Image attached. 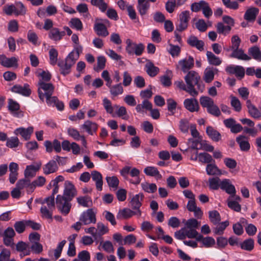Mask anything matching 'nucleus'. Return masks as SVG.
I'll use <instances>...</instances> for the list:
<instances>
[{"instance_id": "nucleus-11", "label": "nucleus", "mask_w": 261, "mask_h": 261, "mask_svg": "<svg viewBox=\"0 0 261 261\" xmlns=\"http://www.w3.org/2000/svg\"><path fill=\"white\" fill-rule=\"evenodd\" d=\"M44 145L47 152L50 153L53 150L57 153L60 152L61 151V144L57 139L54 140L53 142L46 140L44 142Z\"/></svg>"}, {"instance_id": "nucleus-7", "label": "nucleus", "mask_w": 261, "mask_h": 261, "mask_svg": "<svg viewBox=\"0 0 261 261\" xmlns=\"http://www.w3.org/2000/svg\"><path fill=\"white\" fill-rule=\"evenodd\" d=\"M190 19V12L186 10L181 12L179 15V24L176 26V31L182 32L186 30L188 28L189 21Z\"/></svg>"}, {"instance_id": "nucleus-46", "label": "nucleus", "mask_w": 261, "mask_h": 261, "mask_svg": "<svg viewBox=\"0 0 261 261\" xmlns=\"http://www.w3.org/2000/svg\"><path fill=\"white\" fill-rule=\"evenodd\" d=\"M140 171L136 168H133L130 169L129 174L133 177H135L134 180H130V182L134 185H138L141 182V179L139 177Z\"/></svg>"}, {"instance_id": "nucleus-47", "label": "nucleus", "mask_w": 261, "mask_h": 261, "mask_svg": "<svg viewBox=\"0 0 261 261\" xmlns=\"http://www.w3.org/2000/svg\"><path fill=\"white\" fill-rule=\"evenodd\" d=\"M200 103L203 108H206V109L214 103L212 98L207 96H202L200 98Z\"/></svg>"}, {"instance_id": "nucleus-37", "label": "nucleus", "mask_w": 261, "mask_h": 261, "mask_svg": "<svg viewBox=\"0 0 261 261\" xmlns=\"http://www.w3.org/2000/svg\"><path fill=\"white\" fill-rule=\"evenodd\" d=\"M76 201L80 205L84 207H90L92 203L91 198L88 195L79 196L76 198Z\"/></svg>"}, {"instance_id": "nucleus-18", "label": "nucleus", "mask_w": 261, "mask_h": 261, "mask_svg": "<svg viewBox=\"0 0 261 261\" xmlns=\"http://www.w3.org/2000/svg\"><path fill=\"white\" fill-rule=\"evenodd\" d=\"M187 43L190 46L196 47L200 51L204 49V42L202 40H198L195 36H190L187 40Z\"/></svg>"}, {"instance_id": "nucleus-4", "label": "nucleus", "mask_w": 261, "mask_h": 261, "mask_svg": "<svg viewBox=\"0 0 261 261\" xmlns=\"http://www.w3.org/2000/svg\"><path fill=\"white\" fill-rule=\"evenodd\" d=\"M71 200L65 198L61 195H58L56 198V204L59 212L63 215H67L71 208Z\"/></svg>"}, {"instance_id": "nucleus-44", "label": "nucleus", "mask_w": 261, "mask_h": 261, "mask_svg": "<svg viewBox=\"0 0 261 261\" xmlns=\"http://www.w3.org/2000/svg\"><path fill=\"white\" fill-rule=\"evenodd\" d=\"M110 92L113 97L122 94L123 92V88L121 83L113 85L110 89Z\"/></svg>"}, {"instance_id": "nucleus-30", "label": "nucleus", "mask_w": 261, "mask_h": 261, "mask_svg": "<svg viewBox=\"0 0 261 261\" xmlns=\"http://www.w3.org/2000/svg\"><path fill=\"white\" fill-rule=\"evenodd\" d=\"M144 198L142 193H139L135 195L130 201L131 207L134 209H138L142 205L141 201Z\"/></svg>"}, {"instance_id": "nucleus-19", "label": "nucleus", "mask_w": 261, "mask_h": 261, "mask_svg": "<svg viewBox=\"0 0 261 261\" xmlns=\"http://www.w3.org/2000/svg\"><path fill=\"white\" fill-rule=\"evenodd\" d=\"M246 106L249 115L254 119H259L261 117V112L257 108L253 105L250 100L246 101Z\"/></svg>"}, {"instance_id": "nucleus-31", "label": "nucleus", "mask_w": 261, "mask_h": 261, "mask_svg": "<svg viewBox=\"0 0 261 261\" xmlns=\"http://www.w3.org/2000/svg\"><path fill=\"white\" fill-rule=\"evenodd\" d=\"M205 169L207 174L209 175L218 176L222 174L221 170L218 168L215 163L207 164Z\"/></svg>"}, {"instance_id": "nucleus-32", "label": "nucleus", "mask_w": 261, "mask_h": 261, "mask_svg": "<svg viewBox=\"0 0 261 261\" xmlns=\"http://www.w3.org/2000/svg\"><path fill=\"white\" fill-rule=\"evenodd\" d=\"M206 133L208 137L214 141L218 142L221 139V134L212 126H207L206 129Z\"/></svg>"}, {"instance_id": "nucleus-12", "label": "nucleus", "mask_w": 261, "mask_h": 261, "mask_svg": "<svg viewBox=\"0 0 261 261\" xmlns=\"http://www.w3.org/2000/svg\"><path fill=\"white\" fill-rule=\"evenodd\" d=\"M12 92L20 94L24 96H29L31 94V90L28 84H25L23 86L16 85L11 88Z\"/></svg>"}, {"instance_id": "nucleus-53", "label": "nucleus", "mask_w": 261, "mask_h": 261, "mask_svg": "<svg viewBox=\"0 0 261 261\" xmlns=\"http://www.w3.org/2000/svg\"><path fill=\"white\" fill-rule=\"evenodd\" d=\"M228 206L233 211L239 212L241 210V205L239 202L232 198H228L227 199Z\"/></svg>"}, {"instance_id": "nucleus-2", "label": "nucleus", "mask_w": 261, "mask_h": 261, "mask_svg": "<svg viewBox=\"0 0 261 261\" xmlns=\"http://www.w3.org/2000/svg\"><path fill=\"white\" fill-rule=\"evenodd\" d=\"M77 57L74 58L72 53H69L64 61H59L58 63V65L60 67V73L64 76L69 74L71 72V67L77 61Z\"/></svg>"}, {"instance_id": "nucleus-42", "label": "nucleus", "mask_w": 261, "mask_h": 261, "mask_svg": "<svg viewBox=\"0 0 261 261\" xmlns=\"http://www.w3.org/2000/svg\"><path fill=\"white\" fill-rule=\"evenodd\" d=\"M208 217L210 221L214 225L219 224L221 220L220 214L216 210L210 211Z\"/></svg>"}, {"instance_id": "nucleus-38", "label": "nucleus", "mask_w": 261, "mask_h": 261, "mask_svg": "<svg viewBox=\"0 0 261 261\" xmlns=\"http://www.w3.org/2000/svg\"><path fill=\"white\" fill-rule=\"evenodd\" d=\"M152 108V103L147 99H144L141 104H138L136 107V110L138 113L143 112L144 110L149 111Z\"/></svg>"}, {"instance_id": "nucleus-61", "label": "nucleus", "mask_w": 261, "mask_h": 261, "mask_svg": "<svg viewBox=\"0 0 261 261\" xmlns=\"http://www.w3.org/2000/svg\"><path fill=\"white\" fill-rule=\"evenodd\" d=\"M176 7L175 0H168L165 4V9L169 13H173Z\"/></svg>"}, {"instance_id": "nucleus-17", "label": "nucleus", "mask_w": 261, "mask_h": 261, "mask_svg": "<svg viewBox=\"0 0 261 261\" xmlns=\"http://www.w3.org/2000/svg\"><path fill=\"white\" fill-rule=\"evenodd\" d=\"M218 72V69L213 67H208L204 71L203 79L205 83H210L213 81L215 74Z\"/></svg>"}, {"instance_id": "nucleus-64", "label": "nucleus", "mask_w": 261, "mask_h": 261, "mask_svg": "<svg viewBox=\"0 0 261 261\" xmlns=\"http://www.w3.org/2000/svg\"><path fill=\"white\" fill-rule=\"evenodd\" d=\"M19 144V141L17 137H13L7 139L6 146L9 148L17 147Z\"/></svg>"}, {"instance_id": "nucleus-15", "label": "nucleus", "mask_w": 261, "mask_h": 261, "mask_svg": "<svg viewBox=\"0 0 261 261\" xmlns=\"http://www.w3.org/2000/svg\"><path fill=\"white\" fill-rule=\"evenodd\" d=\"M46 102L49 106L56 107L59 111L63 110L64 105L63 102L60 101L57 97L51 96H47L45 97Z\"/></svg>"}, {"instance_id": "nucleus-59", "label": "nucleus", "mask_w": 261, "mask_h": 261, "mask_svg": "<svg viewBox=\"0 0 261 261\" xmlns=\"http://www.w3.org/2000/svg\"><path fill=\"white\" fill-rule=\"evenodd\" d=\"M51 210V209H49L48 207L47 208L46 206H41L40 208V212L42 217L51 220L53 218V213Z\"/></svg>"}, {"instance_id": "nucleus-21", "label": "nucleus", "mask_w": 261, "mask_h": 261, "mask_svg": "<svg viewBox=\"0 0 261 261\" xmlns=\"http://www.w3.org/2000/svg\"><path fill=\"white\" fill-rule=\"evenodd\" d=\"M232 50V52L230 55L231 58L244 61H249L251 59V57L246 54L242 48H237Z\"/></svg>"}, {"instance_id": "nucleus-50", "label": "nucleus", "mask_w": 261, "mask_h": 261, "mask_svg": "<svg viewBox=\"0 0 261 261\" xmlns=\"http://www.w3.org/2000/svg\"><path fill=\"white\" fill-rule=\"evenodd\" d=\"M108 186L114 189H117L118 187L119 180L116 176H107L106 178Z\"/></svg>"}, {"instance_id": "nucleus-52", "label": "nucleus", "mask_w": 261, "mask_h": 261, "mask_svg": "<svg viewBox=\"0 0 261 261\" xmlns=\"http://www.w3.org/2000/svg\"><path fill=\"white\" fill-rule=\"evenodd\" d=\"M26 226L25 220L17 221L14 224L15 230L18 233H23L25 229Z\"/></svg>"}, {"instance_id": "nucleus-5", "label": "nucleus", "mask_w": 261, "mask_h": 261, "mask_svg": "<svg viewBox=\"0 0 261 261\" xmlns=\"http://www.w3.org/2000/svg\"><path fill=\"white\" fill-rule=\"evenodd\" d=\"M126 51L129 55L135 54L137 56H140L144 50L145 46L141 43L137 44L130 39H127L126 40Z\"/></svg>"}, {"instance_id": "nucleus-56", "label": "nucleus", "mask_w": 261, "mask_h": 261, "mask_svg": "<svg viewBox=\"0 0 261 261\" xmlns=\"http://www.w3.org/2000/svg\"><path fill=\"white\" fill-rule=\"evenodd\" d=\"M106 63V59L104 56H100L97 57V67H94V69L96 71H99L105 68Z\"/></svg>"}, {"instance_id": "nucleus-22", "label": "nucleus", "mask_w": 261, "mask_h": 261, "mask_svg": "<svg viewBox=\"0 0 261 261\" xmlns=\"http://www.w3.org/2000/svg\"><path fill=\"white\" fill-rule=\"evenodd\" d=\"M65 35V31H60L59 29L57 28H52L48 33V37L55 41L61 40Z\"/></svg>"}, {"instance_id": "nucleus-10", "label": "nucleus", "mask_w": 261, "mask_h": 261, "mask_svg": "<svg viewBox=\"0 0 261 261\" xmlns=\"http://www.w3.org/2000/svg\"><path fill=\"white\" fill-rule=\"evenodd\" d=\"M41 165V162L39 161L36 163L35 165L27 166L24 171V177L28 179L34 177L36 175V172L40 169Z\"/></svg>"}, {"instance_id": "nucleus-29", "label": "nucleus", "mask_w": 261, "mask_h": 261, "mask_svg": "<svg viewBox=\"0 0 261 261\" xmlns=\"http://www.w3.org/2000/svg\"><path fill=\"white\" fill-rule=\"evenodd\" d=\"M259 13L258 8L252 7L248 9L244 14V19L249 21H254Z\"/></svg>"}, {"instance_id": "nucleus-6", "label": "nucleus", "mask_w": 261, "mask_h": 261, "mask_svg": "<svg viewBox=\"0 0 261 261\" xmlns=\"http://www.w3.org/2000/svg\"><path fill=\"white\" fill-rule=\"evenodd\" d=\"M63 197L72 200L77 194V191L74 185L70 181L66 180L64 182Z\"/></svg>"}, {"instance_id": "nucleus-16", "label": "nucleus", "mask_w": 261, "mask_h": 261, "mask_svg": "<svg viewBox=\"0 0 261 261\" xmlns=\"http://www.w3.org/2000/svg\"><path fill=\"white\" fill-rule=\"evenodd\" d=\"M17 62L18 60L15 57L9 58L5 55H0V64L5 67H17Z\"/></svg>"}, {"instance_id": "nucleus-14", "label": "nucleus", "mask_w": 261, "mask_h": 261, "mask_svg": "<svg viewBox=\"0 0 261 261\" xmlns=\"http://www.w3.org/2000/svg\"><path fill=\"white\" fill-rule=\"evenodd\" d=\"M81 128L84 129L88 134L93 135L96 132L98 128V125L95 122L87 120L81 126Z\"/></svg>"}, {"instance_id": "nucleus-43", "label": "nucleus", "mask_w": 261, "mask_h": 261, "mask_svg": "<svg viewBox=\"0 0 261 261\" xmlns=\"http://www.w3.org/2000/svg\"><path fill=\"white\" fill-rule=\"evenodd\" d=\"M254 240L252 239L249 238L240 243V246L243 250L250 251L254 248Z\"/></svg>"}, {"instance_id": "nucleus-51", "label": "nucleus", "mask_w": 261, "mask_h": 261, "mask_svg": "<svg viewBox=\"0 0 261 261\" xmlns=\"http://www.w3.org/2000/svg\"><path fill=\"white\" fill-rule=\"evenodd\" d=\"M114 108L117 109L116 114L119 117H122V119L127 120L128 116H126L127 111L126 108L123 106H119L117 105H114Z\"/></svg>"}, {"instance_id": "nucleus-8", "label": "nucleus", "mask_w": 261, "mask_h": 261, "mask_svg": "<svg viewBox=\"0 0 261 261\" xmlns=\"http://www.w3.org/2000/svg\"><path fill=\"white\" fill-rule=\"evenodd\" d=\"M194 60L193 57L190 56L178 61L176 66L177 69H180L183 72L186 73L194 67Z\"/></svg>"}, {"instance_id": "nucleus-33", "label": "nucleus", "mask_w": 261, "mask_h": 261, "mask_svg": "<svg viewBox=\"0 0 261 261\" xmlns=\"http://www.w3.org/2000/svg\"><path fill=\"white\" fill-rule=\"evenodd\" d=\"M94 29L97 35L99 36L105 37L109 35V32L107 30V27L103 23H95L94 24Z\"/></svg>"}, {"instance_id": "nucleus-25", "label": "nucleus", "mask_w": 261, "mask_h": 261, "mask_svg": "<svg viewBox=\"0 0 261 261\" xmlns=\"http://www.w3.org/2000/svg\"><path fill=\"white\" fill-rule=\"evenodd\" d=\"M222 190L229 194H236V189L234 186L231 184L228 179H224L220 182V187Z\"/></svg>"}, {"instance_id": "nucleus-62", "label": "nucleus", "mask_w": 261, "mask_h": 261, "mask_svg": "<svg viewBox=\"0 0 261 261\" xmlns=\"http://www.w3.org/2000/svg\"><path fill=\"white\" fill-rule=\"evenodd\" d=\"M167 105L168 110L171 112V115H173L177 107L176 102L172 98H169L167 99Z\"/></svg>"}, {"instance_id": "nucleus-57", "label": "nucleus", "mask_w": 261, "mask_h": 261, "mask_svg": "<svg viewBox=\"0 0 261 261\" xmlns=\"http://www.w3.org/2000/svg\"><path fill=\"white\" fill-rule=\"evenodd\" d=\"M58 53L56 49L53 48L49 50V57L50 64L55 65L57 64L58 60Z\"/></svg>"}, {"instance_id": "nucleus-36", "label": "nucleus", "mask_w": 261, "mask_h": 261, "mask_svg": "<svg viewBox=\"0 0 261 261\" xmlns=\"http://www.w3.org/2000/svg\"><path fill=\"white\" fill-rule=\"evenodd\" d=\"M144 173L148 176L156 177L157 179H161L162 176L158 169L153 166H148L144 170Z\"/></svg>"}, {"instance_id": "nucleus-9", "label": "nucleus", "mask_w": 261, "mask_h": 261, "mask_svg": "<svg viewBox=\"0 0 261 261\" xmlns=\"http://www.w3.org/2000/svg\"><path fill=\"white\" fill-rule=\"evenodd\" d=\"M80 221H81L84 225L95 223L96 221V215L93 210L90 208L84 212L80 216Z\"/></svg>"}, {"instance_id": "nucleus-58", "label": "nucleus", "mask_w": 261, "mask_h": 261, "mask_svg": "<svg viewBox=\"0 0 261 261\" xmlns=\"http://www.w3.org/2000/svg\"><path fill=\"white\" fill-rule=\"evenodd\" d=\"M206 2L204 1H200L198 3H194L191 5V10L192 12H197L203 9L204 6L206 4Z\"/></svg>"}, {"instance_id": "nucleus-24", "label": "nucleus", "mask_w": 261, "mask_h": 261, "mask_svg": "<svg viewBox=\"0 0 261 261\" xmlns=\"http://www.w3.org/2000/svg\"><path fill=\"white\" fill-rule=\"evenodd\" d=\"M150 5L148 1H144L143 0H138V4L137 6V9L140 15L143 17L144 15L147 14Z\"/></svg>"}, {"instance_id": "nucleus-40", "label": "nucleus", "mask_w": 261, "mask_h": 261, "mask_svg": "<svg viewBox=\"0 0 261 261\" xmlns=\"http://www.w3.org/2000/svg\"><path fill=\"white\" fill-rule=\"evenodd\" d=\"M229 222L226 220L217 224V226L214 228L213 231L215 234L221 235L223 234L225 228L229 225Z\"/></svg>"}, {"instance_id": "nucleus-41", "label": "nucleus", "mask_w": 261, "mask_h": 261, "mask_svg": "<svg viewBox=\"0 0 261 261\" xmlns=\"http://www.w3.org/2000/svg\"><path fill=\"white\" fill-rule=\"evenodd\" d=\"M186 235L188 238H195L198 241H200L202 239V236L199 234L195 229L186 228Z\"/></svg>"}, {"instance_id": "nucleus-63", "label": "nucleus", "mask_w": 261, "mask_h": 261, "mask_svg": "<svg viewBox=\"0 0 261 261\" xmlns=\"http://www.w3.org/2000/svg\"><path fill=\"white\" fill-rule=\"evenodd\" d=\"M207 112L209 114L216 117H218L221 115V112L219 107L215 103H213L207 109Z\"/></svg>"}, {"instance_id": "nucleus-54", "label": "nucleus", "mask_w": 261, "mask_h": 261, "mask_svg": "<svg viewBox=\"0 0 261 261\" xmlns=\"http://www.w3.org/2000/svg\"><path fill=\"white\" fill-rule=\"evenodd\" d=\"M209 187L212 190H218L220 187V179L219 177L210 178L208 179Z\"/></svg>"}, {"instance_id": "nucleus-45", "label": "nucleus", "mask_w": 261, "mask_h": 261, "mask_svg": "<svg viewBox=\"0 0 261 261\" xmlns=\"http://www.w3.org/2000/svg\"><path fill=\"white\" fill-rule=\"evenodd\" d=\"M248 53L254 59L261 61V51L257 46H255L249 48Z\"/></svg>"}, {"instance_id": "nucleus-13", "label": "nucleus", "mask_w": 261, "mask_h": 261, "mask_svg": "<svg viewBox=\"0 0 261 261\" xmlns=\"http://www.w3.org/2000/svg\"><path fill=\"white\" fill-rule=\"evenodd\" d=\"M185 108L190 112L198 111L199 106L198 100L195 98H187L184 101Z\"/></svg>"}, {"instance_id": "nucleus-28", "label": "nucleus", "mask_w": 261, "mask_h": 261, "mask_svg": "<svg viewBox=\"0 0 261 261\" xmlns=\"http://www.w3.org/2000/svg\"><path fill=\"white\" fill-rule=\"evenodd\" d=\"M145 70L147 73L151 77L156 76L160 71V69L155 66L153 63L150 61H148L145 65Z\"/></svg>"}, {"instance_id": "nucleus-1", "label": "nucleus", "mask_w": 261, "mask_h": 261, "mask_svg": "<svg viewBox=\"0 0 261 261\" xmlns=\"http://www.w3.org/2000/svg\"><path fill=\"white\" fill-rule=\"evenodd\" d=\"M184 79L192 94L193 97H196L198 95V92L195 88V86H197V89L201 92L204 91L205 86L202 82L201 81L200 76L196 71L193 70L188 71Z\"/></svg>"}, {"instance_id": "nucleus-34", "label": "nucleus", "mask_w": 261, "mask_h": 261, "mask_svg": "<svg viewBox=\"0 0 261 261\" xmlns=\"http://www.w3.org/2000/svg\"><path fill=\"white\" fill-rule=\"evenodd\" d=\"M135 214V212L132 211L131 210L124 208L122 210H120L117 215V218L118 219H128L132 217L133 215Z\"/></svg>"}, {"instance_id": "nucleus-48", "label": "nucleus", "mask_w": 261, "mask_h": 261, "mask_svg": "<svg viewBox=\"0 0 261 261\" xmlns=\"http://www.w3.org/2000/svg\"><path fill=\"white\" fill-rule=\"evenodd\" d=\"M141 187L142 189L149 193H153L156 192L157 187L155 184H149L148 182L142 183Z\"/></svg>"}, {"instance_id": "nucleus-27", "label": "nucleus", "mask_w": 261, "mask_h": 261, "mask_svg": "<svg viewBox=\"0 0 261 261\" xmlns=\"http://www.w3.org/2000/svg\"><path fill=\"white\" fill-rule=\"evenodd\" d=\"M33 132V127L32 126L29 127L27 128H25L23 127H20L17 128L14 133L18 135L20 134L25 140H28L30 139L31 134Z\"/></svg>"}, {"instance_id": "nucleus-39", "label": "nucleus", "mask_w": 261, "mask_h": 261, "mask_svg": "<svg viewBox=\"0 0 261 261\" xmlns=\"http://www.w3.org/2000/svg\"><path fill=\"white\" fill-rule=\"evenodd\" d=\"M198 160L202 163L209 164L212 163H215V161L213 159L212 156L206 153L201 152L198 154Z\"/></svg>"}, {"instance_id": "nucleus-3", "label": "nucleus", "mask_w": 261, "mask_h": 261, "mask_svg": "<svg viewBox=\"0 0 261 261\" xmlns=\"http://www.w3.org/2000/svg\"><path fill=\"white\" fill-rule=\"evenodd\" d=\"M38 95L40 99L43 101L45 97L53 95L55 87L51 83H47L42 81L38 82Z\"/></svg>"}, {"instance_id": "nucleus-60", "label": "nucleus", "mask_w": 261, "mask_h": 261, "mask_svg": "<svg viewBox=\"0 0 261 261\" xmlns=\"http://www.w3.org/2000/svg\"><path fill=\"white\" fill-rule=\"evenodd\" d=\"M188 143L191 145V148L190 149L197 151V150L200 149L202 148V144L199 140H194L191 138L188 140Z\"/></svg>"}, {"instance_id": "nucleus-26", "label": "nucleus", "mask_w": 261, "mask_h": 261, "mask_svg": "<svg viewBox=\"0 0 261 261\" xmlns=\"http://www.w3.org/2000/svg\"><path fill=\"white\" fill-rule=\"evenodd\" d=\"M236 141L239 144L242 151H247L250 148V145L246 136L240 135L236 138Z\"/></svg>"}, {"instance_id": "nucleus-20", "label": "nucleus", "mask_w": 261, "mask_h": 261, "mask_svg": "<svg viewBox=\"0 0 261 261\" xmlns=\"http://www.w3.org/2000/svg\"><path fill=\"white\" fill-rule=\"evenodd\" d=\"M44 174L48 175L56 172L58 169V164L54 160H50L43 167Z\"/></svg>"}, {"instance_id": "nucleus-55", "label": "nucleus", "mask_w": 261, "mask_h": 261, "mask_svg": "<svg viewBox=\"0 0 261 261\" xmlns=\"http://www.w3.org/2000/svg\"><path fill=\"white\" fill-rule=\"evenodd\" d=\"M70 24V27L77 31H81L83 29V23L79 18H73L71 19Z\"/></svg>"}, {"instance_id": "nucleus-23", "label": "nucleus", "mask_w": 261, "mask_h": 261, "mask_svg": "<svg viewBox=\"0 0 261 261\" xmlns=\"http://www.w3.org/2000/svg\"><path fill=\"white\" fill-rule=\"evenodd\" d=\"M92 180L95 182L96 189L98 191L102 189L103 180L101 174L96 170L92 171L91 173Z\"/></svg>"}, {"instance_id": "nucleus-35", "label": "nucleus", "mask_w": 261, "mask_h": 261, "mask_svg": "<svg viewBox=\"0 0 261 261\" xmlns=\"http://www.w3.org/2000/svg\"><path fill=\"white\" fill-rule=\"evenodd\" d=\"M206 55L208 62L210 65L219 66L221 64L222 61L221 59L215 56L212 52L207 51Z\"/></svg>"}, {"instance_id": "nucleus-49", "label": "nucleus", "mask_w": 261, "mask_h": 261, "mask_svg": "<svg viewBox=\"0 0 261 261\" xmlns=\"http://www.w3.org/2000/svg\"><path fill=\"white\" fill-rule=\"evenodd\" d=\"M102 105L107 113L113 114L115 108H114V105L112 106V102L109 99L106 97L104 98L102 100Z\"/></svg>"}]
</instances>
